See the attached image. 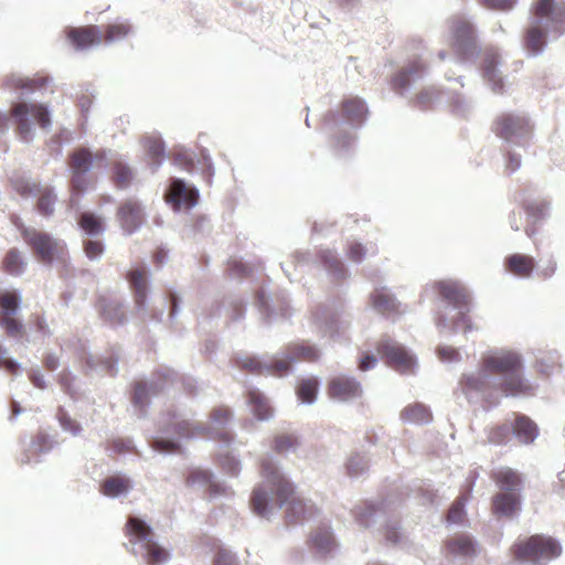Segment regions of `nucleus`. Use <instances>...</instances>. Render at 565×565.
Returning <instances> with one entry per match:
<instances>
[{
    "label": "nucleus",
    "instance_id": "12",
    "mask_svg": "<svg viewBox=\"0 0 565 565\" xmlns=\"http://www.w3.org/2000/svg\"><path fill=\"white\" fill-rule=\"evenodd\" d=\"M166 200L174 211L190 210L198 203L199 192L196 189L186 185L182 180L174 179L166 194Z\"/></svg>",
    "mask_w": 565,
    "mask_h": 565
},
{
    "label": "nucleus",
    "instance_id": "22",
    "mask_svg": "<svg viewBox=\"0 0 565 565\" xmlns=\"http://www.w3.org/2000/svg\"><path fill=\"white\" fill-rule=\"evenodd\" d=\"M535 259L526 254L515 253L505 257L504 268L512 275L527 278L535 268Z\"/></svg>",
    "mask_w": 565,
    "mask_h": 565
},
{
    "label": "nucleus",
    "instance_id": "28",
    "mask_svg": "<svg viewBox=\"0 0 565 565\" xmlns=\"http://www.w3.org/2000/svg\"><path fill=\"white\" fill-rule=\"evenodd\" d=\"M285 349L292 362H316L319 359L318 349L306 342L289 343Z\"/></svg>",
    "mask_w": 565,
    "mask_h": 565
},
{
    "label": "nucleus",
    "instance_id": "50",
    "mask_svg": "<svg viewBox=\"0 0 565 565\" xmlns=\"http://www.w3.org/2000/svg\"><path fill=\"white\" fill-rule=\"evenodd\" d=\"M20 298L15 291H4L0 295V315H17Z\"/></svg>",
    "mask_w": 565,
    "mask_h": 565
},
{
    "label": "nucleus",
    "instance_id": "40",
    "mask_svg": "<svg viewBox=\"0 0 565 565\" xmlns=\"http://www.w3.org/2000/svg\"><path fill=\"white\" fill-rule=\"evenodd\" d=\"M129 488V480L118 476L105 479L100 486L102 492L107 497H117L127 492Z\"/></svg>",
    "mask_w": 565,
    "mask_h": 565
},
{
    "label": "nucleus",
    "instance_id": "7",
    "mask_svg": "<svg viewBox=\"0 0 565 565\" xmlns=\"http://www.w3.org/2000/svg\"><path fill=\"white\" fill-rule=\"evenodd\" d=\"M10 115L15 122L17 135L24 141L31 140L33 136L30 119L42 129H47L51 126L49 109L43 104L15 103L11 107Z\"/></svg>",
    "mask_w": 565,
    "mask_h": 565
},
{
    "label": "nucleus",
    "instance_id": "37",
    "mask_svg": "<svg viewBox=\"0 0 565 565\" xmlns=\"http://www.w3.org/2000/svg\"><path fill=\"white\" fill-rule=\"evenodd\" d=\"M78 225L89 236H98L105 230L102 217L92 212L82 213Z\"/></svg>",
    "mask_w": 565,
    "mask_h": 565
},
{
    "label": "nucleus",
    "instance_id": "27",
    "mask_svg": "<svg viewBox=\"0 0 565 565\" xmlns=\"http://www.w3.org/2000/svg\"><path fill=\"white\" fill-rule=\"evenodd\" d=\"M499 64V55L495 52H487L482 62V71L484 78L492 84V89L501 93L503 89V81L497 71Z\"/></svg>",
    "mask_w": 565,
    "mask_h": 565
},
{
    "label": "nucleus",
    "instance_id": "35",
    "mask_svg": "<svg viewBox=\"0 0 565 565\" xmlns=\"http://www.w3.org/2000/svg\"><path fill=\"white\" fill-rule=\"evenodd\" d=\"M311 547L321 555H327L335 547V542L332 533L327 529L317 530L310 540Z\"/></svg>",
    "mask_w": 565,
    "mask_h": 565
},
{
    "label": "nucleus",
    "instance_id": "63",
    "mask_svg": "<svg viewBox=\"0 0 565 565\" xmlns=\"http://www.w3.org/2000/svg\"><path fill=\"white\" fill-rule=\"evenodd\" d=\"M32 446L35 451L43 452L51 448L49 437L43 433H38L32 440Z\"/></svg>",
    "mask_w": 565,
    "mask_h": 565
},
{
    "label": "nucleus",
    "instance_id": "64",
    "mask_svg": "<svg viewBox=\"0 0 565 565\" xmlns=\"http://www.w3.org/2000/svg\"><path fill=\"white\" fill-rule=\"evenodd\" d=\"M347 255L353 262H361L365 255V250L360 243L353 242L349 244Z\"/></svg>",
    "mask_w": 565,
    "mask_h": 565
},
{
    "label": "nucleus",
    "instance_id": "55",
    "mask_svg": "<svg viewBox=\"0 0 565 565\" xmlns=\"http://www.w3.org/2000/svg\"><path fill=\"white\" fill-rule=\"evenodd\" d=\"M461 384L465 392L481 391L487 384V376L481 373L469 375L462 380Z\"/></svg>",
    "mask_w": 565,
    "mask_h": 565
},
{
    "label": "nucleus",
    "instance_id": "46",
    "mask_svg": "<svg viewBox=\"0 0 565 565\" xmlns=\"http://www.w3.org/2000/svg\"><path fill=\"white\" fill-rule=\"evenodd\" d=\"M0 326L10 338H21L24 333L23 324L17 319L15 315H0Z\"/></svg>",
    "mask_w": 565,
    "mask_h": 565
},
{
    "label": "nucleus",
    "instance_id": "31",
    "mask_svg": "<svg viewBox=\"0 0 565 565\" xmlns=\"http://www.w3.org/2000/svg\"><path fill=\"white\" fill-rule=\"evenodd\" d=\"M534 367L541 375L550 376L561 367L558 353L556 351H540Z\"/></svg>",
    "mask_w": 565,
    "mask_h": 565
},
{
    "label": "nucleus",
    "instance_id": "17",
    "mask_svg": "<svg viewBox=\"0 0 565 565\" xmlns=\"http://www.w3.org/2000/svg\"><path fill=\"white\" fill-rule=\"evenodd\" d=\"M67 39L79 50L102 44V32L97 25L72 28L67 31Z\"/></svg>",
    "mask_w": 565,
    "mask_h": 565
},
{
    "label": "nucleus",
    "instance_id": "2",
    "mask_svg": "<svg viewBox=\"0 0 565 565\" xmlns=\"http://www.w3.org/2000/svg\"><path fill=\"white\" fill-rule=\"evenodd\" d=\"M533 21L523 35L524 49L537 55L546 46L548 32L561 35L565 32V2H536Z\"/></svg>",
    "mask_w": 565,
    "mask_h": 565
},
{
    "label": "nucleus",
    "instance_id": "39",
    "mask_svg": "<svg viewBox=\"0 0 565 565\" xmlns=\"http://www.w3.org/2000/svg\"><path fill=\"white\" fill-rule=\"evenodd\" d=\"M447 553L451 555H471L475 551L471 539L465 535L448 540L445 544Z\"/></svg>",
    "mask_w": 565,
    "mask_h": 565
},
{
    "label": "nucleus",
    "instance_id": "5",
    "mask_svg": "<svg viewBox=\"0 0 565 565\" xmlns=\"http://www.w3.org/2000/svg\"><path fill=\"white\" fill-rule=\"evenodd\" d=\"M510 554L518 562L537 563L541 559L558 557L562 546L551 536L534 534L516 540L510 547Z\"/></svg>",
    "mask_w": 565,
    "mask_h": 565
},
{
    "label": "nucleus",
    "instance_id": "30",
    "mask_svg": "<svg viewBox=\"0 0 565 565\" xmlns=\"http://www.w3.org/2000/svg\"><path fill=\"white\" fill-rule=\"evenodd\" d=\"M25 266L23 254L17 247L10 248L2 259V270L12 276L22 275Z\"/></svg>",
    "mask_w": 565,
    "mask_h": 565
},
{
    "label": "nucleus",
    "instance_id": "56",
    "mask_svg": "<svg viewBox=\"0 0 565 565\" xmlns=\"http://www.w3.org/2000/svg\"><path fill=\"white\" fill-rule=\"evenodd\" d=\"M204 430L203 427L199 425H193L188 420H182L177 424L175 426V433L180 435L181 437L190 438L196 435L202 434Z\"/></svg>",
    "mask_w": 565,
    "mask_h": 565
},
{
    "label": "nucleus",
    "instance_id": "24",
    "mask_svg": "<svg viewBox=\"0 0 565 565\" xmlns=\"http://www.w3.org/2000/svg\"><path fill=\"white\" fill-rule=\"evenodd\" d=\"M440 296L449 303L461 309L470 303V296L467 289L455 282H440L438 285Z\"/></svg>",
    "mask_w": 565,
    "mask_h": 565
},
{
    "label": "nucleus",
    "instance_id": "57",
    "mask_svg": "<svg viewBox=\"0 0 565 565\" xmlns=\"http://www.w3.org/2000/svg\"><path fill=\"white\" fill-rule=\"evenodd\" d=\"M232 417V413L226 406H217L212 409L210 414V419L213 424L217 426L225 425L230 422Z\"/></svg>",
    "mask_w": 565,
    "mask_h": 565
},
{
    "label": "nucleus",
    "instance_id": "3",
    "mask_svg": "<svg viewBox=\"0 0 565 565\" xmlns=\"http://www.w3.org/2000/svg\"><path fill=\"white\" fill-rule=\"evenodd\" d=\"M482 367L487 372L504 375L500 387L507 395L516 396L532 391V386L521 374V358L514 352L505 351L486 355L482 359Z\"/></svg>",
    "mask_w": 565,
    "mask_h": 565
},
{
    "label": "nucleus",
    "instance_id": "26",
    "mask_svg": "<svg viewBox=\"0 0 565 565\" xmlns=\"http://www.w3.org/2000/svg\"><path fill=\"white\" fill-rule=\"evenodd\" d=\"M512 433L522 444H531L537 436L536 424L525 415H518L512 425Z\"/></svg>",
    "mask_w": 565,
    "mask_h": 565
},
{
    "label": "nucleus",
    "instance_id": "6",
    "mask_svg": "<svg viewBox=\"0 0 565 565\" xmlns=\"http://www.w3.org/2000/svg\"><path fill=\"white\" fill-rule=\"evenodd\" d=\"M20 233L34 257L44 265H51L66 254V245L44 231L22 226Z\"/></svg>",
    "mask_w": 565,
    "mask_h": 565
},
{
    "label": "nucleus",
    "instance_id": "62",
    "mask_svg": "<svg viewBox=\"0 0 565 565\" xmlns=\"http://www.w3.org/2000/svg\"><path fill=\"white\" fill-rule=\"evenodd\" d=\"M153 448L161 452H177L180 450V445L168 439H157Z\"/></svg>",
    "mask_w": 565,
    "mask_h": 565
},
{
    "label": "nucleus",
    "instance_id": "43",
    "mask_svg": "<svg viewBox=\"0 0 565 565\" xmlns=\"http://www.w3.org/2000/svg\"><path fill=\"white\" fill-rule=\"evenodd\" d=\"M93 184V179L83 172H72L70 189H71V202L74 196H79L86 192Z\"/></svg>",
    "mask_w": 565,
    "mask_h": 565
},
{
    "label": "nucleus",
    "instance_id": "60",
    "mask_svg": "<svg viewBox=\"0 0 565 565\" xmlns=\"http://www.w3.org/2000/svg\"><path fill=\"white\" fill-rule=\"evenodd\" d=\"M213 565H238V563L231 551L218 548L214 555Z\"/></svg>",
    "mask_w": 565,
    "mask_h": 565
},
{
    "label": "nucleus",
    "instance_id": "14",
    "mask_svg": "<svg viewBox=\"0 0 565 565\" xmlns=\"http://www.w3.org/2000/svg\"><path fill=\"white\" fill-rule=\"evenodd\" d=\"M130 289L134 294V301L138 309H145L148 295V270L145 267H137L126 275Z\"/></svg>",
    "mask_w": 565,
    "mask_h": 565
},
{
    "label": "nucleus",
    "instance_id": "51",
    "mask_svg": "<svg viewBox=\"0 0 565 565\" xmlns=\"http://www.w3.org/2000/svg\"><path fill=\"white\" fill-rule=\"evenodd\" d=\"M236 365L252 374L265 375L266 373V363L260 362L255 356H243L236 360Z\"/></svg>",
    "mask_w": 565,
    "mask_h": 565
},
{
    "label": "nucleus",
    "instance_id": "33",
    "mask_svg": "<svg viewBox=\"0 0 565 565\" xmlns=\"http://www.w3.org/2000/svg\"><path fill=\"white\" fill-rule=\"evenodd\" d=\"M401 416L404 422L414 424H426L433 418L429 408L420 403L408 405L403 409Z\"/></svg>",
    "mask_w": 565,
    "mask_h": 565
},
{
    "label": "nucleus",
    "instance_id": "42",
    "mask_svg": "<svg viewBox=\"0 0 565 565\" xmlns=\"http://www.w3.org/2000/svg\"><path fill=\"white\" fill-rule=\"evenodd\" d=\"M268 502L269 497L263 486H258L253 490L250 497V507L253 511L259 516H266L268 514Z\"/></svg>",
    "mask_w": 565,
    "mask_h": 565
},
{
    "label": "nucleus",
    "instance_id": "52",
    "mask_svg": "<svg viewBox=\"0 0 565 565\" xmlns=\"http://www.w3.org/2000/svg\"><path fill=\"white\" fill-rule=\"evenodd\" d=\"M212 473L209 470L204 469H194L186 477L185 483L189 487H193L196 484L206 486L211 488L212 484Z\"/></svg>",
    "mask_w": 565,
    "mask_h": 565
},
{
    "label": "nucleus",
    "instance_id": "58",
    "mask_svg": "<svg viewBox=\"0 0 565 565\" xmlns=\"http://www.w3.org/2000/svg\"><path fill=\"white\" fill-rule=\"evenodd\" d=\"M436 96L437 93L433 88H425L415 96L414 103L420 109H427Z\"/></svg>",
    "mask_w": 565,
    "mask_h": 565
},
{
    "label": "nucleus",
    "instance_id": "38",
    "mask_svg": "<svg viewBox=\"0 0 565 565\" xmlns=\"http://www.w3.org/2000/svg\"><path fill=\"white\" fill-rule=\"evenodd\" d=\"M49 78L43 75H34L33 77H12L9 83L12 88L34 92L43 88L47 84Z\"/></svg>",
    "mask_w": 565,
    "mask_h": 565
},
{
    "label": "nucleus",
    "instance_id": "16",
    "mask_svg": "<svg viewBox=\"0 0 565 565\" xmlns=\"http://www.w3.org/2000/svg\"><path fill=\"white\" fill-rule=\"evenodd\" d=\"M491 480L502 492L520 493L523 486L521 473L510 467H500L490 472Z\"/></svg>",
    "mask_w": 565,
    "mask_h": 565
},
{
    "label": "nucleus",
    "instance_id": "1",
    "mask_svg": "<svg viewBox=\"0 0 565 565\" xmlns=\"http://www.w3.org/2000/svg\"><path fill=\"white\" fill-rule=\"evenodd\" d=\"M260 476L274 494L278 505L280 508L286 505L285 518L288 524L302 522L315 514L316 508L297 495L294 483L271 461H262Z\"/></svg>",
    "mask_w": 565,
    "mask_h": 565
},
{
    "label": "nucleus",
    "instance_id": "4",
    "mask_svg": "<svg viewBox=\"0 0 565 565\" xmlns=\"http://www.w3.org/2000/svg\"><path fill=\"white\" fill-rule=\"evenodd\" d=\"M124 533L129 551L134 555H141L148 565H159L168 559L169 553L154 541L151 527L141 519L129 516Z\"/></svg>",
    "mask_w": 565,
    "mask_h": 565
},
{
    "label": "nucleus",
    "instance_id": "15",
    "mask_svg": "<svg viewBox=\"0 0 565 565\" xmlns=\"http://www.w3.org/2000/svg\"><path fill=\"white\" fill-rule=\"evenodd\" d=\"M118 220L122 228L131 234L143 221V214L140 204L135 200H127L120 204L117 212Z\"/></svg>",
    "mask_w": 565,
    "mask_h": 565
},
{
    "label": "nucleus",
    "instance_id": "53",
    "mask_svg": "<svg viewBox=\"0 0 565 565\" xmlns=\"http://www.w3.org/2000/svg\"><path fill=\"white\" fill-rule=\"evenodd\" d=\"M466 501L467 497L460 495L452 502L446 515L447 522L460 523L463 520Z\"/></svg>",
    "mask_w": 565,
    "mask_h": 565
},
{
    "label": "nucleus",
    "instance_id": "23",
    "mask_svg": "<svg viewBox=\"0 0 565 565\" xmlns=\"http://www.w3.org/2000/svg\"><path fill=\"white\" fill-rule=\"evenodd\" d=\"M370 302L375 311L390 317L399 313V303L385 288H377L370 295Z\"/></svg>",
    "mask_w": 565,
    "mask_h": 565
},
{
    "label": "nucleus",
    "instance_id": "44",
    "mask_svg": "<svg viewBox=\"0 0 565 565\" xmlns=\"http://www.w3.org/2000/svg\"><path fill=\"white\" fill-rule=\"evenodd\" d=\"M145 149L147 154L151 159V164H153V170L158 168L164 157V146L160 139L156 138H146L143 141Z\"/></svg>",
    "mask_w": 565,
    "mask_h": 565
},
{
    "label": "nucleus",
    "instance_id": "10",
    "mask_svg": "<svg viewBox=\"0 0 565 565\" xmlns=\"http://www.w3.org/2000/svg\"><path fill=\"white\" fill-rule=\"evenodd\" d=\"M450 46L459 54L466 55L476 49L477 36L473 25L463 18H452L449 21Z\"/></svg>",
    "mask_w": 565,
    "mask_h": 565
},
{
    "label": "nucleus",
    "instance_id": "32",
    "mask_svg": "<svg viewBox=\"0 0 565 565\" xmlns=\"http://www.w3.org/2000/svg\"><path fill=\"white\" fill-rule=\"evenodd\" d=\"M111 181L118 189H126L134 179L132 169L124 161L116 159L110 164Z\"/></svg>",
    "mask_w": 565,
    "mask_h": 565
},
{
    "label": "nucleus",
    "instance_id": "21",
    "mask_svg": "<svg viewBox=\"0 0 565 565\" xmlns=\"http://www.w3.org/2000/svg\"><path fill=\"white\" fill-rule=\"evenodd\" d=\"M96 308L103 319L109 323L120 324L126 320L124 306L117 299H113L107 296H100L97 299Z\"/></svg>",
    "mask_w": 565,
    "mask_h": 565
},
{
    "label": "nucleus",
    "instance_id": "25",
    "mask_svg": "<svg viewBox=\"0 0 565 565\" xmlns=\"http://www.w3.org/2000/svg\"><path fill=\"white\" fill-rule=\"evenodd\" d=\"M163 381H152L149 384L145 382H137L134 385L132 403L136 406L143 408L148 405L150 396L158 395L163 391Z\"/></svg>",
    "mask_w": 565,
    "mask_h": 565
},
{
    "label": "nucleus",
    "instance_id": "61",
    "mask_svg": "<svg viewBox=\"0 0 565 565\" xmlns=\"http://www.w3.org/2000/svg\"><path fill=\"white\" fill-rule=\"evenodd\" d=\"M375 509L373 505L365 504L355 509V516L358 522L363 526H369L370 519L374 515Z\"/></svg>",
    "mask_w": 565,
    "mask_h": 565
},
{
    "label": "nucleus",
    "instance_id": "48",
    "mask_svg": "<svg viewBox=\"0 0 565 565\" xmlns=\"http://www.w3.org/2000/svg\"><path fill=\"white\" fill-rule=\"evenodd\" d=\"M512 434V425L507 423L495 425L488 431V441L493 445L507 444Z\"/></svg>",
    "mask_w": 565,
    "mask_h": 565
},
{
    "label": "nucleus",
    "instance_id": "41",
    "mask_svg": "<svg viewBox=\"0 0 565 565\" xmlns=\"http://www.w3.org/2000/svg\"><path fill=\"white\" fill-rule=\"evenodd\" d=\"M40 195L36 202V209L43 216H51L54 213V205L57 201V196L52 188L45 186L39 190Z\"/></svg>",
    "mask_w": 565,
    "mask_h": 565
},
{
    "label": "nucleus",
    "instance_id": "20",
    "mask_svg": "<svg viewBox=\"0 0 565 565\" xmlns=\"http://www.w3.org/2000/svg\"><path fill=\"white\" fill-rule=\"evenodd\" d=\"M521 507L520 493L515 492H499L493 495L491 508L492 512L497 515L512 516Z\"/></svg>",
    "mask_w": 565,
    "mask_h": 565
},
{
    "label": "nucleus",
    "instance_id": "45",
    "mask_svg": "<svg viewBox=\"0 0 565 565\" xmlns=\"http://www.w3.org/2000/svg\"><path fill=\"white\" fill-rule=\"evenodd\" d=\"M318 385L317 379L313 377L300 381L296 391L298 398L305 403H312L317 397Z\"/></svg>",
    "mask_w": 565,
    "mask_h": 565
},
{
    "label": "nucleus",
    "instance_id": "59",
    "mask_svg": "<svg viewBox=\"0 0 565 565\" xmlns=\"http://www.w3.org/2000/svg\"><path fill=\"white\" fill-rule=\"evenodd\" d=\"M84 252L89 259H95L104 253V245L99 239H87L84 242Z\"/></svg>",
    "mask_w": 565,
    "mask_h": 565
},
{
    "label": "nucleus",
    "instance_id": "13",
    "mask_svg": "<svg viewBox=\"0 0 565 565\" xmlns=\"http://www.w3.org/2000/svg\"><path fill=\"white\" fill-rule=\"evenodd\" d=\"M106 160V150L99 149L92 152L88 148L81 147L70 154L68 167L72 172L87 173L94 163L96 166L105 164Z\"/></svg>",
    "mask_w": 565,
    "mask_h": 565
},
{
    "label": "nucleus",
    "instance_id": "29",
    "mask_svg": "<svg viewBox=\"0 0 565 565\" xmlns=\"http://www.w3.org/2000/svg\"><path fill=\"white\" fill-rule=\"evenodd\" d=\"M102 32V43L111 44L126 39L131 33V25L128 22H115L99 28Z\"/></svg>",
    "mask_w": 565,
    "mask_h": 565
},
{
    "label": "nucleus",
    "instance_id": "54",
    "mask_svg": "<svg viewBox=\"0 0 565 565\" xmlns=\"http://www.w3.org/2000/svg\"><path fill=\"white\" fill-rule=\"evenodd\" d=\"M11 186L21 196H29L35 190H39L38 184L30 182L28 179L23 177H15L11 179Z\"/></svg>",
    "mask_w": 565,
    "mask_h": 565
},
{
    "label": "nucleus",
    "instance_id": "8",
    "mask_svg": "<svg viewBox=\"0 0 565 565\" xmlns=\"http://www.w3.org/2000/svg\"><path fill=\"white\" fill-rule=\"evenodd\" d=\"M376 351L385 363L401 374L413 373L416 360L402 344L383 339L376 344Z\"/></svg>",
    "mask_w": 565,
    "mask_h": 565
},
{
    "label": "nucleus",
    "instance_id": "18",
    "mask_svg": "<svg viewBox=\"0 0 565 565\" xmlns=\"http://www.w3.org/2000/svg\"><path fill=\"white\" fill-rule=\"evenodd\" d=\"M426 70V65L419 61H412L406 67L401 68L391 78V87L397 93L405 90L411 82L423 75Z\"/></svg>",
    "mask_w": 565,
    "mask_h": 565
},
{
    "label": "nucleus",
    "instance_id": "36",
    "mask_svg": "<svg viewBox=\"0 0 565 565\" xmlns=\"http://www.w3.org/2000/svg\"><path fill=\"white\" fill-rule=\"evenodd\" d=\"M342 111L351 121L361 122L366 115V107L362 99L351 97L342 102Z\"/></svg>",
    "mask_w": 565,
    "mask_h": 565
},
{
    "label": "nucleus",
    "instance_id": "9",
    "mask_svg": "<svg viewBox=\"0 0 565 565\" xmlns=\"http://www.w3.org/2000/svg\"><path fill=\"white\" fill-rule=\"evenodd\" d=\"M492 130L507 141H518L530 137L533 127L524 116L501 114L494 119Z\"/></svg>",
    "mask_w": 565,
    "mask_h": 565
},
{
    "label": "nucleus",
    "instance_id": "34",
    "mask_svg": "<svg viewBox=\"0 0 565 565\" xmlns=\"http://www.w3.org/2000/svg\"><path fill=\"white\" fill-rule=\"evenodd\" d=\"M247 396L252 411L258 419H268L273 415V409L267 398L259 391L250 390Z\"/></svg>",
    "mask_w": 565,
    "mask_h": 565
},
{
    "label": "nucleus",
    "instance_id": "49",
    "mask_svg": "<svg viewBox=\"0 0 565 565\" xmlns=\"http://www.w3.org/2000/svg\"><path fill=\"white\" fill-rule=\"evenodd\" d=\"M291 363H294V362L290 360L289 354L286 353V350H285L284 358L276 359L270 364L266 363V373L265 374L274 375V376H284L290 371Z\"/></svg>",
    "mask_w": 565,
    "mask_h": 565
},
{
    "label": "nucleus",
    "instance_id": "47",
    "mask_svg": "<svg viewBox=\"0 0 565 565\" xmlns=\"http://www.w3.org/2000/svg\"><path fill=\"white\" fill-rule=\"evenodd\" d=\"M298 445L299 441L294 435L279 434L274 437L271 447L275 452L282 455L295 450Z\"/></svg>",
    "mask_w": 565,
    "mask_h": 565
},
{
    "label": "nucleus",
    "instance_id": "19",
    "mask_svg": "<svg viewBox=\"0 0 565 565\" xmlns=\"http://www.w3.org/2000/svg\"><path fill=\"white\" fill-rule=\"evenodd\" d=\"M522 210L526 214L527 221L524 231L529 237H533L536 233L535 225L548 214V203L544 200L524 201Z\"/></svg>",
    "mask_w": 565,
    "mask_h": 565
},
{
    "label": "nucleus",
    "instance_id": "11",
    "mask_svg": "<svg viewBox=\"0 0 565 565\" xmlns=\"http://www.w3.org/2000/svg\"><path fill=\"white\" fill-rule=\"evenodd\" d=\"M327 393L331 399L349 402L361 396L362 387L354 377L338 375L329 380Z\"/></svg>",
    "mask_w": 565,
    "mask_h": 565
}]
</instances>
